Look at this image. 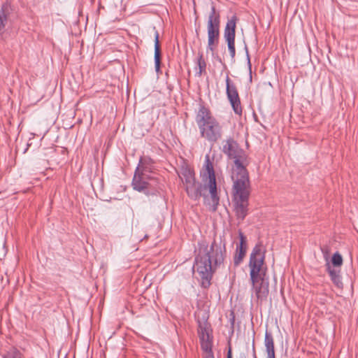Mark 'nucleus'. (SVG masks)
<instances>
[{"label":"nucleus","mask_w":358,"mask_h":358,"mask_svg":"<svg viewBox=\"0 0 358 358\" xmlns=\"http://www.w3.org/2000/svg\"><path fill=\"white\" fill-rule=\"evenodd\" d=\"M267 357L266 358H275V350L266 351Z\"/></svg>","instance_id":"7c9ffc66"},{"label":"nucleus","mask_w":358,"mask_h":358,"mask_svg":"<svg viewBox=\"0 0 358 358\" xmlns=\"http://www.w3.org/2000/svg\"><path fill=\"white\" fill-rule=\"evenodd\" d=\"M246 252L245 251L236 250L234 257V264L235 266H238L243 262V258L245 256Z\"/></svg>","instance_id":"5701e85b"},{"label":"nucleus","mask_w":358,"mask_h":358,"mask_svg":"<svg viewBox=\"0 0 358 358\" xmlns=\"http://www.w3.org/2000/svg\"><path fill=\"white\" fill-rule=\"evenodd\" d=\"M226 94L234 112L238 115H241L243 108L241 103L238 92L235 83L229 78V76L226 77Z\"/></svg>","instance_id":"0eeeda50"},{"label":"nucleus","mask_w":358,"mask_h":358,"mask_svg":"<svg viewBox=\"0 0 358 358\" xmlns=\"http://www.w3.org/2000/svg\"><path fill=\"white\" fill-rule=\"evenodd\" d=\"M207 188H209L210 194V199L208 201H205V203L210 206V210L215 212L220 203V197L217 194V188L216 180H208ZM207 198L204 200H206Z\"/></svg>","instance_id":"9b49d317"},{"label":"nucleus","mask_w":358,"mask_h":358,"mask_svg":"<svg viewBox=\"0 0 358 358\" xmlns=\"http://www.w3.org/2000/svg\"><path fill=\"white\" fill-rule=\"evenodd\" d=\"M325 267L333 283L338 288L342 287L343 282L341 275V270L336 268H332L329 262H326Z\"/></svg>","instance_id":"4468645a"},{"label":"nucleus","mask_w":358,"mask_h":358,"mask_svg":"<svg viewBox=\"0 0 358 358\" xmlns=\"http://www.w3.org/2000/svg\"><path fill=\"white\" fill-rule=\"evenodd\" d=\"M264 343L266 351L275 350L273 336L268 331H266L265 334Z\"/></svg>","instance_id":"4be33fe9"},{"label":"nucleus","mask_w":358,"mask_h":358,"mask_svg":"<svg viewBox=\"0 0 358 358\" xmlns=\"http://www.w3.org/2000/svg\"><path fill=\"white\" fill-rule=\"evenodd\" d=\"M201 348L206 355H214L213 352V331L208 332L199 338Z\"/></svg>","instance_id":"2eb2a0df"},{"label":"nucleus","mask_w":358,"mask_h":358,"mask_svg":"<svg viewBox=\"0 0 358 358\" xmlns=\"http://www.w3.org/2000/svg\"><path fill=\"white\" fill-rule=\"evenodd\" d=\"M3 358H22V355L17 349H13L12 350L7 352L3 356Z\"/></svg>","instance_id":"393cba45"},{"label":"nucleus","mask_w":358,"mask_h":358,"mask_svg":"<svg viewBox=\"0 0 358 358\" xmlns=\"http://www.w3.org/2000/svg\"><path fill=\"white\" fill-rule=\"evenodd\" d=\"M227 358H232L231 349L229 348V351L227 352Z\"/></svg>","instance_id":"72a5a7b5"},{"label":"nucleus","mask_w":358,"mask_h":358,"mask_svg":"<svg viewBox=\"0 0 358 358\" xmlns=\"http://www.w3.org/2000/svg\"><path fill=\"white\" fill-rule=\"evenodd\" d=\"M331 264L334 268L341 267L342 266L343 257L338 252H336L331 257Z\"/></svg>","instance_id":"b1692460"},{"label":"nucleus","mask_w":358,"mask_h":358,"mask_svg":"<svg viewBox=\"0 0 358 358\" xmlns=\"http://www.w3.org/2000/svg\"><path fill=\"white\" fill-rule=\"evenodd\" d=\"M185 187L188 196L194 201H198L201 196L204 199L207 197V195L204 193L207 189L206 185H202L201 182H196V179L189 182V183L185 184Z\"/></svg>","instance_id":"1a4fd4ad"},{"label":"nucleus","mask_w":358,"mask_h":358,"mask_svg":"<svg viewBox=\"0 0 358 358\" xmlns=\"http://www.w3.org/2000/svg\"><path fill=\"white\" fill-rule=\"evenodd\" d=\"M131 187L138 192L143 193L149 198L164 200L162 184L157 176H141L139 174L134 175Z\"/></svg>","instance_id":"423d86ee"},{"label":"nucleus","mask_w":358,"mask_h":358,"mask_svg":"<svg viewBox=\"0 0 358 358\" xmlns=\"http://www.w3.org/2000/svg\"><path fill=\"white\" fill-rule=\"evenodd\" d=\"M321 250H322V253H323V255H324V259H325V260H326V262H329V261H328V257H327V255H328V250H327V248H321Z\"/></svg>","instance_id":"c85d7f7f"},{"label":"nucleus","mask_w":358,"mask_h":358,"mask_svg":"<svg viewBox=\"0 0 358 358\" xmlns=\"http://www.w3.org/2000/svg\"><path fill=\"white\" fill-rule=\"evenodd\" d=\"M194 269L199 274L200 285L208 289L217 269L223 264L227 256L226 244L221 239L214 240L210 246L206 241L198 242Z\"/></svg>","instance_id":"f257e3e1"},{"label":"nucleus","mask_w":358,"mask_h":358,"mask_svg":"<svg viewBox=\"0 0 358 358\" xmlns=\"http://www.w3.org/2000/svg\"><path fill=\"white\" fill-rule=\"evenodd\" d=\"M232 315H234V313H232ZM234 315H233L232 318L231 319V325L233 326L234 324Z\"/></svg>","instance_id":"c9c22d12"},{"label":"nucleus","mask_w":358,"mask_h":358,"mask_svg":"<svg viewBox=\"0 0 358 358\" xmlns=\"http://www.w3.org/2000/svg\"><path fill=\"white\" fill-rule=\"evenodd\" d=\"M216 59H217V60L220 63L222 64V65L224 66V68H226V67H227L226 64H225L224 63H223V62H222V59H221L219 56H217Z\"/></svg>","instance_id":"473e14b6"},{"label":"nucleus","mask_w":358,"mask_h":358,"mask_svg":"<svg viewBox=\"0 0 358 358\" xmlns=\"http://www.w3.org/2000/svg\"><path fill=\"white\" fill-rule=\"evenodd\" d=\"M201 176L203 179L206 178L208 180H216L215 173L213 168V163L210 162L209 156L206 155L205 158V169L203 172H201Z\"/></svg>","instance_id":"f3484780"},{"label":"nucleus","mask_w":358,"mask_h":358,"mask_svg":"<svg viewBox=\"0 0 358 358\" xmlns=\"http://www.w3.org/2000/svg\"><path fill=\"white\" fill-rule=\"evenodd\" d=\"M233 181L232 194L234 210L237 220H245L249 211V197L250 195V178Z\"/></svg>","instance_id":"39448f33"},{"label":"nucleus","mask_w":358,"mask_h":358,"mask_svg":"<svg viewBox=\"0 0 358 358\" xmlns=\"http://www.w3.org/2000/svg\"><path fill=\"white\" fill-rule=\"evenodd\" d=\"M195 121L199 129L201 136L211 144L213 145L222 138V127L203 102L199 103Z\"/></svg>","instance_id":"7ed1b4c3"},{"label":"nucleus","mask_w":358,"mask_h":358,"mask_svg":"<svg viewBox=\"0 0 358 358\" xmlns=\"http://www.w3.org/2000/svg\"><path fill=\"white\" fill-rule=\"evenodd\" d=\"M198 334L199 338H203L204 335L208 332L213 331L210 324L208 322V320L203 318V320H198Z\"/></svg>","instance_id":"6ab92c4d"},{"label":"nucleus","mask_w":358,"mask_h":358,"mask_svg":"<svg viewBox=\"0 0 358 358\" xmlns=\"http://www.w3.org/2000/svg\"><path fill=\"white\" fill-rule=\"evenodd\" d=\"M155 67L157 73L160 71L161 60H162V51L159 41V33L157 30L155 32Z\"/></svg>","instance_id":"dca6fc26"},{"label":"nucleus","mask_w":358,"mask_h":358,"mask_svg":"<svg viewBox=\"0 0 358 358\" xmlns=\"http://www.w3.org/2000/svg\"><path fill=\"white\" fill-rule=\"evenodd\" d=\"M197 65L199 67V71L196 73V76L200 77L203 73H206V62L203 58V53H199Z\"/></svg>","instance_id":"aec40b11"},{"label":"nucleus","mask_w":358,"mask_h":358,"mask_svg":"<svg viewBox=\"0 0 358 358\" xmlns=\"http://www.w3.org/2000/svg\"><path fill=\"white\" fill-rule=\"evenodd\" d=\"M220 15L216 12L215 6H212L207 23L208 38L219 41Z\"/></svg>","instance_id":"6e6552de"},{"label":"nucleus","mask_w":358,"mask_h":358,"mask_svg":"<svg viewBox=\"0 0 358 358\" xmlns=\"http://www.w3.org/2000/svg\"><path fill=\"white\" fill-rule=\"evenodd\" d=\"M218 43H219V41L208 38L207 49L209 50L211 52H214V50L215 49V46L217 45Z\"/></svg>","instance_id":"a878e982"},{"label":"nucleus","mask_w":358,"mask_h":358,"mask_svg":"<svg viewBox=\"0 0 358 358\" xmlns=\"http://www.w3.org/2000/svg\"><path fill=\"white\" fill-rule=\"evenodd\" d=\"M14 8L8 1L3 2L0 8V31L5 29L7 23L10 20Z\"/></svg>","instance_id":"f8f14e48"},{"label":"nucleus","mask_w":358,"mask_h":358,"mask_svg":"<svg viewBox=\"0 0 358 358\" xmlns=\"http://www.w3.org/2000/svg\"><path fill=\"white\" fill-rule=\"evenodd\" d=\"M203 358H215L214 355H206Z\"/></svg>","instance_id":"f704fd0d"},{"label":"nucleus","mask_w":358,"mask_h":358,"mask_svg":"<svg viewBox=\"0 0 358 358\" xmlns=\"http://www.w3.org/2000/svg\"><path fill=\"white\" fill-rule=\"evenodd\" d=\"M238 236H239V239H240V243L238 245H237L236 250H241V251L243 250L246 252V251H247V238L241 230H239V231H238Z\"/></svg>","instance_id":"412c9836"},{"label":"nucleus","mask_w":358,"mask_h":358,"mask_svg":"<svg viewBox=\"0 0 358 358\" xmlns=\"http://www.w3.org/2000/svg\"><path fill=\"white\" fill-rule=\"evenodd\" d=\"M222 152L228 159L234 160L231 168V178L232 180L250 178L246 169L248 155L232 138H228L223 145Z\"/></svg>","instance_id":"20e7f679"},{"label":"nucleus","mask_w":358,"mask_h":358,"mask_svg":"<svg viewBox=\"0 0 358 358\" xmlns=\"http://www.w3.org/2000/svg\"><path fill=\"white\" fill-rule=\"evenodd\" d=\"M244 49L245 50V55H246V59H247V64H248V69H249V71H250V80H252V71H251L252 64H251V62H250V58L249 51H248V48L247 45H245Z\"/></svg>","instance_id":"bb28decb"},{"label":"nucleus","mask_w":358,"mask_h":358,"mask_svg":"<svg viewBox=\"0 0 358 358\" xmlns=\"http://www.w3.org/2000/svg\"><path fill=\"white\" fill-rule=\"evenodd\" d=\"M154 161L149 156L141 157L136 168L134 175L139 174L141 176H156L153 173Z\"/></svg>","instance_id":"9d476101"},{"label":"nucleus","mask_w":358,"mask_h":358,"mask_svg":"<svg viewBox=\"0 0 358 358\" xmlns=\"http://www.w3.org/2000/svg\"><path fill=\"white\" fill-rule=\"evenodd\" d=\"M183 185H185L189 182H192L195 178V173L193 169L189 168L187 165L182 166L180 169V173L179 175Z\"/></svg>","instance_id":"a211bd4d"},{"label":"nucleus","mask_w":358,"mask_h":358,"mask_svg":"<svg viewBox=\"0 0 358 358\" xmlns=\"http://www.w3.org/2000/svg\"><path fill=\"white\" fill-rule=\"evenodd\" d=\"M252 358H257L256 355V350H255V340L252 341Z\"/></svg>","instance_id":"c756f323"},{"label":"nucleus","mask_w":358,"mask_h":358,"mask_svg":"<svg viewBox=\"0 0 358 358\" xmlns=\"http://www.w3.org/2000/svg\"><path fill=\"white\" fill-rule=\"evenodd\" d=\"M228 50L229 51L230 56L231 59H234L236 56V48L235 43H227Z\"/></svg>","instance_id":"cd10ccee"},{"label":"nucleus","mask_w":358,"mask_h":358,"mask_svg":"<svg viewBox=\"0 0 358 358\" xmlns=\"http://www.w3.org/2000/svg\"><path fill=\"white\" fill-rule=\"evenodd\" d=\"M238 358H247V353L241 352Z\"/></svg>","instance_id":"2f4dec72"},{"label":"nucleus","mask_w":358,"mask_h":358,"mask_svg":"<svg viewBox=\"0 0 358 358\" xmlns=\"http://www.w3.org/2000/svg\"><path fill=\"white\" fill-rule=\"evenodd\" d=\"M264 261L265 250L262 251V245L261 243H258L250 253L248 266L250 281L257 300L260 301L266 300L269 293V282L266 277V268H263Z\"/></svg>","instance_id":"f03ea898"},{"label":"nucleus","mask_w":358,"mask_h":358,"mask_svg":"<svg viewBox=\"0 0 358 358\" xmlns=\"http://www.w3.org/2000/svg\"><path fill=\"white\" fill-rule=\"evenodd\" d=\"M237 21L238 17L236 15H234L230 19H228L227 20L224 31V37L227 43H235L236 27Z\"/></svg>","instance_id":"ddd939ff"}]
</instances>
